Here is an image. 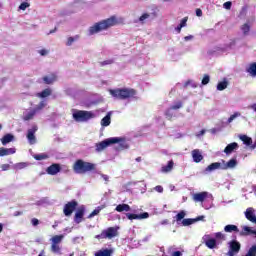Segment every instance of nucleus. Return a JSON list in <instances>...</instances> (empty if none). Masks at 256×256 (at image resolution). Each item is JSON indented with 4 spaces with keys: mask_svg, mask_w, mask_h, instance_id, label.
Here are the masks:
<instances>
[{
    "mask_svg": "<svg viewBox=\"0 0 256 256\" xmlns=\"http://www.w3.org/2000/svg\"><path fill=\"white\" fill-rule=\"evenodd\" d=\"M252 109L256 112V103L252 105Z\"/></svg>",
    "mask_w": 256,
    "mask_h": 256,
    "instance_id": "774afa93",
    "label": "nucleus"
},
{
    "mask_svg": "<svg viewBox=\"0 0 256 256\" xmlns=\"http://www.w3.org/2000/svg\"><path fill=\"white\" fill-rule=\"evenodd\" d=\"M115 143H121V138H108L103 140L102 142L96 144V151H103V149H107L109 145H115Z\"/></svg>",
    "mask_w": 256,
    "mask_h": 256,
    "instance_id": "423d86ee",
    "label": "nucleus"
},
{
    "mask_svg": "<svg viewBox=\"0 0 256 256\" xmlns=\"http://www.w3.org/2000/svg\"><path fill=\"white\" fill-rule=\"evenodd\" d=\"M85 206H80L74 215V223H77V225H79V223H83V221H85Z\"/></svg>",
    "mask_w": 256,
    "mask_h": 256,
    "instance_id": "1a4fd4ad",
    "label": "nucleus"
},
{
    "mask_svg": "<svg viewBox=\"0 0 256 256\" xmlns=\"http://www.w3.org/2000/svg\"><path fill=\"white\" fill-rule=\"evenodd\" d=\"M246 72L249 73L251 77H256V62L251 63L246 69Z\"/></svg>",
    "mask_w": 256,
    "mask_h": 256,
    "instance_id": "bb28decb",
    "label": "nucleus"
},
{
    "mask_svg": "<svg viewBox=\"0 0 256 256\" xmlns=\"http://www.w3.org/2000/svg\"><path fill=\"white\" fill-rule=\"evenodd\" d=\"M115 211H117L118 213H123V211H131V206H129V204H119L116 206Z\"/></svg>",
    "mask_w": 256,
    "mask_h": 256,
    "instance_id": "5701e85b",
    "label": "nucleus"
},
{
    "mask_svg": "<svg viewBox=\"0 0 256 256\" xmlns=\"http://www.w3.org/2000/svg\"><path fill=\"white\" fill-rule=\"evenodd\" d=\"M237 117H241V112H235L234 114H232L228 118L227 123H233V121H235V119H237Z\"/></svg>",
    "mask_w": 256,
    "mask_h": 256,
    "instance_id": "ea45409f",
    "label": "nucleus"
},
{
    "mask_svg": "<svg viewBox=\"0 0 256 256\" xmlns=\"http://www.w3.org/2000/svg\"><path fill=\"white\" fill-rule=\"evenodd\" d=\"M172 256H183V254L181 253V251H175L172 253Z\"/></svg>",
    "mask_w": 256,
    "mask_h": 256,
    "instance_id": "680f3d73",
    "label": "nucleus"
},
{
    "mask_svg": "<svg viewBox=\"0 0 256 256\" xmlns=\"http://www.w3.org/2000/svg\"><path fill=\"white\" fill-rule=\"evenodd\" d=\"M196 15H197V17H202L203 16V10H201V8H197L196 9Z\"/></svg>",
    "mask_w": 256,
    "mask_h": 256,
    "instance_id": "13d9d810",
    "label": "nucleus"
},
{
    "mask_svg": "<svg viewBox=\"0 0 256 256\" xmlns=\"http://www.w3.org/2000/svg\"><path fill=\"white\" fill-rule=\"evenodd\" d=\"M204 216H198L197 218L194 219L195 223H197V221H203Z\"/></svg>",
    "mask_w": 256,
    "mask_h": 256,
    "instance_id": "0e129e2a",
    "label": "nucleus"
},
{
    "mask_svg": "<svg viewBox=\"0 0 256 256\" xmlns=\"http://www.w3.org/2000/svg\"><path fill=\"white\" fill-rule=\"evenodd\" d=\"M77 207H79V202H77V200H71L70 202L66 203L63 209L65 217H71Z\"/></svg>",
    "mask_w": 256,
    "mask_h": 256,
    "instance_id": "0eeeda50",
    "label": "nucleus"
},
{
    "mask_svg": "<svg viewBox=\"0 0 256 256\" xmlns=\"http://www.w3.org/2000/svg\"><path fill=\"white\" fill-rule=\"evenodd\" d=\"M245 217L246 219H248V221H251V223H253V221L255 220V213L253 212V208H248L245 212Z\"/></svg>",
    "mask_w": 256,
    "mask_h": 256,
    "instance_id": "393cba45",
    "label": "nucleus"
},
{
    "mask_svg": "<svg viewBox=\"0 0 256 256\" xmlns=\"http://www.w3.org/2000/svg\"><path fill=\"white\" fill-rule=\"evenodd\" d=\"M222 162V171H227V169H235L237 167V159L232 158L228 162H225V160H221Z\"/></svg>",
    "mask_w": 256,
    "mask_h": 256,
    "instance_id": "9d476101",
    "label": "nucleus"
},
{
    "mask_svg": "<svg viewBox=\"0 0 256 256\" xmlns=\"http://www.w3.org/2000/svg\"><path fill=\"white\" fill-rule=\"evenodd\" d=\"M223 167V162H214L207 166L205 169L206 173H211V171H216V169H221Z\"/></svg>",
    "mask_w": 256,
    "mask_h": 256,
    "instance_id": "a211bd4d",
    "label": "nucleus"
},
{
    "mask_svg": "<svg viewBox=\"0 0 256 256\" xmlns=\"http://www.w3.org/2000/svg\"><path fill=\"white\" fill-rule=\"evenodd\" d=\"M42 79L45 85H53L57 81V74L52 73L49 76H44Z\"/></svg>",
    "mask_w": 256,
    "mask_h": 256,
    "instance_id": "2eb2a0df",
    "label": "nucleus"
},
{
    "mask_svg": "<svg viewBox=\"0 0 256 256\" xmlns=\"http://www.w3.org/2000/svg\"><path fill=\"white\" fill-rule=\"evenodd\" d=\"M72 169L76 175H86V173H93L97 171V165L83 159H77L74 162Z\"/></svg>",
    "mask_w": 256,
    "mask_h": 256,
    "instance_id": "f03ea898",
    "label": "nucleus"
},
{
    "mask_svg": "<svg viewBox=\"0 0 256 256\" xmlns=\"http://www.w3.org/2000/svg\"><path fill=\"white\" fill-rule=\"evenodd\" d=\"M233 5V3H231V1H228V2H225L224 4H223V7H224V9H231V6Z\"/></svg>",
    "mask_w": 256,
    "mask_h": 256,
    "instance_id": "603ef678",
    "label": "nucleus"
},
{
    "mask_svg": "<svg viewBox=\"0 0 256 256\" xmlns=\"http://www.w3.org/2000/svg\"><path fill=\"white\" fill-rule=\"evenodd\" d=\"M101 67H105V65H113V60H106L100 62Z\"/></svg>",
    "mask_w": 256,
    "mask_h": 256,
    "instance_id": "3c124183",
    "label": "nucleus"
},
{
    "mask_svg": "<svg viewBox=\"0 0 256 256\" xmlns=\"http://www.w3.org/2000/svg\"><path fill=\"white\" fill-rule=\"evenodd\" d=\"M45 105H47V104L45 103V101H41V102L39 103V105H38L36 108H34V109H36V112H37V111H41V109L45 108Z\"/></svg>",
    "mask_w": 256,
    "mask_h": 256,
    "instance_id": "8fccbe9b",
    "label": "nucleus"
},
{
    "mask_svg": "<svg viewBox=\"0 0 256 256\" xmlns=\"http://www.w3.org/2000/svg\"><path fill=\"white\" fill-rule=\"evenodd\" d=\"M181 107H183V102L180 101V102H177L176 104L172 105L170 107V109L172 111H177L178 109H181Z\"/></svg>",
    "mask_w": 256,
    "mask_h": 256,
    "instance_id": "79ce46f5",
    "label": "nucleus"
},
{
    "mask_svg": "<svg viewBox=\"0 0 256 256\" xmlns=\"http://www.w3.org/2000/svg\"><path fill=\"white\" fill-rule=\"evenodd\" d=\"M209 81H211V78L209 77V74H205L202 79V85H209Z\"/></svg>",
    "mask_w": 256,
    "mask_h": 256,
    "instance_id": "a18cd8bd",
    "label": "nucleus"
},
{
    "mask_svg": "<svg viewBox=\"0 0 256 256\" xmlns=\"http://www.w3.org/2000/svg\"><path fill=\"white\" fill-rule=\"evenodd\" d=\"M193 223H195L193 218H186L182 220L183 227H189V225H193Z\"/></svg>",
    "mask_w": 256,
    "mask_h": 256,
    "instance_id": "f704fd0d",
    "label": "nucleus"
},
{
    "mask_svg": "<svg viewBox=\"0 0 256 256\" xmlns=\"http://www.w3.org/2000/svg\"><path fill=\"white\" fill-rule=\"evenodd\" d=\"M241 31L244 33V35H248L249 32L251 31V26L245 23L241 26Z\"/></svg>",
    "mask_w": 256,
    "mask_h": 256,
    "instance_id": "58836bf2",
    "label": "nucleus"
},
{
    "mask_svg": "<svg viewBox=\"0 0 256 256\" xmlns=\"http://www.w3.org/2000/svg\"><path fill=\"white\" fill-rule=\"evenodd\" d=\"M78 38L79 35H76L75 37H69L66 42L67 47H71V45H73V43H75V41H77Z\"/></svg>",
    "mask_w": 256,
    "mask_h": 256,
    "instance_id": "a19ab883",
    "label": "nucleus"
},
{
    "mask_svg": "<svg viewBox=\"0 0 256 256\" xmlns=\"http://www.w3.org/2000/svg\"><path fill=\"white\" fill-rule=\"evenodd\" d=\"M173 111L171 108H169L168 110H166L165 112V117L166 119H168L169 121H171V119H173V113L171 112Z\"/></svg>",
    "mask_w": 256,
    "mask_h": 256,
    "instance_id": "37998d69",
    "label": "nucleus"
},
{
    "mask_svg": "<svg viewBox=\"0 0 256 256\" xmlns=\"http://www.w3.org/2000/svg\"><path fill=\"white\" fill-rule=\"evenodd\" d=\"M20 215H23V211H16L14 213V217H19Z\"/></svg>",
    "mask_w": 256,
    "mask_h": 256,
    "instance_id": "e2e57ef3",
    "label": "nucleus"
},
{
    "mask_svg": "<svg viewBox=\"0 0 256 256\" xmlns=\"http://www.w3.org/2000/svg\"><path fill=\"white\" fill-rule=\"evenodd\" d=\"M17 149L15 148H0V157H6L7 155H15Z\"/></svg>",
    "mask_w": 256,
    "mask_h": 256,
    "instance_id": "f3484780",
    "label": "nucleus"
},
{
    "mask_svg": "<svg viewBox=\"0 0 256 256\" xmlns=\"http://www.w3.org/2000/svg\"><path fill=\"white\" fill-rule=\"evenodd\" d=\"M237 149H239V144L237 142H232L225 147L224 153L226 155H231V153H233V151H237Z\"/></svg>",
    "mask_w": 256,
    "mask_h": 256,
    "instance_id": "4468645a",
    "label": "nucleus"
},
{
    "mask_svg": "<svg viewBox=\"0 0 256 256\" xmlns=\"http://www.w3.org/2000/svg\"><path fill=\"white\" fill-rule=\"evenodd\" d=\"M181 29H183V27H181L180 25H178V26L176 27L177 33H181Z\"/></svg>",
    "mask_w": 256,
    "mask_h": 256,
    "instance_id": "69168bd1",
    "label": "nucleus"
},
{
    "mask_svg": "<svg viewBox=\"0 0 256 256\" xmlns=\"http://www.w3.org/2000/svg\"><path fill=\"white\" fill-rule=\"evenodd\" d=\"M239 251H241V243H239V241H237V240H231L229 242L228 255L235 256V255H237V253H239Z\"/></svg>",
    "mask_w": 256,
    "mask_h": 256,
    "instance_id": "6e6552de",
    "label": "nucleus"
},
{
    "mask_svg": "<svg viewBox=\"0 0 256 256\" xmlns=\"http://www.w3.org/2000/svg\"><path fill=\"white\" fill-rule=\"evenodd\" d=\"M114 237H119V226L108 227L105 230L95 236V239H114Z\"/></svg>",
    "mask_w": 256,
    "mask_h": 256,
    "instance_id": "20e7f679",
    "label": "nucleus"
},
{
    "mask_svg": "<svg viewBox=\"0 0 256 256\" xmlns=\"http://www.w3.org/2000/svg\"><path fill=\"white\" fill-rule=\"evenodd\" d=\"M102 127H109L111 125V113H108L104 118L101 120Z\"/></svg>",
    "mask_w": 256,
    "mask_h": 256,
    "instance_id": "c85d7f7f",
    "label": "nucleus"
},
{
    "mask_svg": "<svg viewBox=\"0 0 256 256\" xmlns=\"http://www.w3.org/2000/svg\"><path fill=\"white\" fill-rule=\"evenodd\" d=\"M216 239H225V235L221 232L215 234Z\"/></svg>",
    "mask_w": 256,
    "mask_h": 256,
    "instance_id": "6e6d98bb",
    "label": "nucleus"
},
{
    "mask_svg": "<svg viewBox=\"0 0 256 256\" xmlns=\"http://www.w3.org/2000/svg\"><path fill=\"white\" fill-rule=\"evenodd\" d=\"M10 167H11V166H10L9 164H2V165H1L2 171H9Z\"/></svg>",
    "mask_w": 256,
    "mask_h": 256,
    "instance_id": "5fc2aeb1",
    "label": "nucleus"
},
{
    "mask_svg": "<svg viewBox=\"0 0 256 256\" xmlns=\"http://www.w3.org/2000/svg\"><path fill=\"white\" fill-rule=\"evenodd\" d=\"M27 7H30L29 2H23V3L20 4L19 9L21 11H25V9H27Z\"/></svg>",
    "mask_w": 256,
    "mask_h": 256,
    "instance_id": "49530a36",
    "label": "nucleus"
},
{
    "mask_svg": "<svg viewBox=\"0 0 256 256\" xmlns=\"http://www.w3.org/2000/svg\"><path fill=\"white\" fill-rule=\"evenodd\" d=\"M31 223H32V225H33L34 227H37V225H39V219L33 218V219L31 220Z\"/></svg>",
    "mask_w": 256,
    "mask_h": 256,
    "instance_id": "4d7b16f0",
    "label": "nucleus"
},
{
    "mask_svg": "<svg viewBox=\"0 0 256 256\" xmlns=\"http://www.w3.org/2000/svg\"><path fill=\"white\" fill-rule=\"evenodd\" d=\"M187 214L185 213V211H180L176 216H175V219L177 221V223H179V221H183V219H185V216Z\"/></svg>",
    "mask_w": 256,
    "mask_h": 256,
    "instance_id": "4c0bfd02",
    "label": "nucleus"
},
{
    "mask_svg": "<svg viewBox=\"0 0 256 256\" xmlns=\"http://www.w3.org/2000/svg\"><path fill=\"white\" fill-rule=\"evenodd\" d=\"M55 31H57V27H55L53 30H50L49 35L55 33Z\"/></svg>",
    "mask_w": 256,
    "mask_h": 256,
    "instance_id": "338daca9",
    "label": "nucleus"
},
{
    "mask_svg": "<svg viewBox=\"0 0 256 256\" xmlns=\"http://www.w3.org/2000/svg\"><path fill=\"white\" fill-rule=\"evenodd\" d=\"M113 255V249L102 248L95 252L94 256H111Z\"/></svg>",
    "mask_w": 256,
    "mask_h": 256,
    "instance_id": "6ab92c4d",
    "label": "nucleus"
},
{
    "mask_svg": "<svg viewBox=\"0 0 256 256\" xmlns=\"http://www.w3.org/2000/svg\"><path fill=\"white\" fill-rule=\"evenodd\" d=\"M228 85H229V82H227V80L219 82L217 84V90L218 91H225V89H227Z\"/></svg>",
    "mask_w": 256,
    "mask_h": 256,
    "instance_id": "473e14b6",
    "label": "nucleus"
},
{
    "mask_svg": "<svg viewBox=\"0 0 256 256\" xmlns=\"http://www.w3.org/2000/svg\"><path fill=\"white\" fill-rule=\"evenodd\" d=\"M225 233H239V227L237 225L228 224L224 227Z\"/></svg>",
    "mask_w": 256,
    "mask_h": 256,
    "instance_id": "4be33fe9",
    "label": "nucleus"
},
{
    "mask_svg": "<svg viewBox=\"0 0 256 256\" xmlns=\"http://www.w3.org/2000/svg\"><path fill=\"white\" fill-rule=\"evenodd\" d=\"M61 172V164L54 163L46 169L48 175H57Z\"/></svg>",
    "mask_w": 256,
    "mask_h": 256,
    "instance_id": "ddd939ff",
    "label": "nucleus"
},
{
    "mask_svg": "<svg viewBox=\"0 0 256 256\" xmlns=\"http://www.w3.org/2000/svg\"><path fill=\"white\" fill-rule=\"evenodd\" d=\"M49 51L45 50V49H42L39 51V54L42 56V57H45V55H48Z\"/></svg>",
    "mask_w": 256,
    "mask_h": 256,
    "instance_id": "052dcab7",
    "label": "nucleus"
},
{
    "mask_svg": "<svg viewBox=\"0 0 256 256\" xmlns=\"http://www.w3.org/2000/svg\"><path fill=\"white\" fill-rule=\"evenodd\" d=\"M187 21H189V17H184V18L181 20L179 26H180V27H187Z\"/></svg>",
    "mask_w": 256,
    "mask_h": 256,
    "instance_id": "09e8293b",
    "label": "nucleus"
},
{
    "mask_svg": "<svg viewBox=\"0 0 256 256\" xmlns=\"http://www.w3.org/2000/svg\"><path fill=\"white\" fill-rule=\"evenodd\" d=\"M154 189L157 191V193H163V186L161 185L156 186Z\"/></svg>",
    "mask_w": 256,
    "mask_h": 256,
    "instance_id": "bf43d9fd",
    "label": "nucleus"
},
{
    "mask_svg": "<svg viewBox=\"0 0 256 256\" xmlns=\"http://www.w3.org/2000/svg\"><path fill=\"white\" fill-rule=\"evenodd\" d=\"M16 167H17L18 169H25V167H27V163H25V162L18 163V164L16 165Z\"/></svg>",
    "mask_w": 256,
    "mask_h": 256,
    "instance_id": "864d4df0",
    "label": "nucleus"
},
{
    "mask_svg": "<svg viewBox=\"0 0 256 256\" xmlns=\"http://www.w3.org/2000/svg\"><path fill=\"white\" fill-rule=\"evenodd\" d=\"M101 209H103L101 206H99L98 208H96L95 210H93L89 215H88V219H93V217H95V215H99V213H101Z\"/></svg>",
    "mask_w": 256,
    "mask_h": 256,
    "instance_id": "e433bc0d",
    "label": "nucleus"
},
{
    "mask_svg": "<svg viewBox=\"0 0 256 256\" xmlns=\"http://www.w3.org/2000/svg\"><path fill=\"white\" fill-rule=\"evenodd\" d=\"M150 15L147 13H144L142 16H140L139 21L140 23H145V19H149Z\"/></svg>",
    "mask_w": 256,
    "mask_h": 256,
    "instance_id": "de8ad7c7",
    "label": "nucleus"
},
{
    "mask_svg": "<svg viewBox=\"0 0 256 256\" xmlns=\"http://www.w3.org/2000/svg\"><path fill=\"white\" fill-rule=\"evenodd\" d=\"M34 159L36 161H43L45 159H49V155L45 154V153H42V154H35L34 155Z\"/></svg>",
    "mask_w": 256,
    "mask_h": 256,
    "instance_id": "72a5a7b5",
    "label": "nucleus"
},
{
    "mask_svg": "<svg viewBox=\"0 0 256 256\" xmlns=\"http://www.w3.org/2000/svg\"><path fill=\"white\" fill-rule=\"evenodd\" d=\"M192 159L194 163H201L203 159V154H201V151L199 149H194L192 151Z\"/></svg>",
    "mask_w": 256,
    "mask_h": 256,
    "instance_id": "dca6fc26",
    "label": "nucleus"
},
{
    "mask_svg": "<svg viewBox=\"0 0 256 256\" xmlns=\"http://www.w3.org/2000/svg\"><path fill=\"white\" fill-rule=\"evenodd\" d=\"M119 21L116 16H111L108 19L102 20L100 22H96L94 25L90 26L88 29V35H97V33H101V31H107L110 27H115L118 25Z\"/></svg>",
    "mask_w": 256,
    "mask_h": 256,
    "instance_id": "f257e3e1",
    "label": "nucleus"
},
{
    "mask_svg": "<svg viewBox=\"0 0 256 256\" xmlns=\"http://www.w3.org/2000/svg\"><path fill=\"white\" fill-rule=\"evenodd\" d=\"M174 165H175V162H173V160H170L166 166H162L161 168L162 173H169L173 171Z\"/></svg>",
    "mask_w": 256,
    "mask_h": 256,
    "instance_id": "a878e982",
    "label": "nucleus"
},
{
    "mask_svg": "<svg viewBox=\"0 0 256 256\" xmlns=\"http://www.w3.org/2000/svg\"><path fill=\"white\" fill-rule=\"evenodd\" d=\"M207 197H209V192H199L193 194L192 199L195 203H203Z\"/></svg>",
    "mask_w": 256,
    "mask_h": 256,
    "instance_id": "f8f14e48",
    "label": "nucleus"
},
{
    "mask_svg": "<svg viewBox=\"0 0 256 256\" xmlns=\"http://www.w3.org/2000/svg\"><path fill=\"white\" fill-rule=\"evenodd\" d=\"M63 235H55L52 237V243L59 245V243H61V241H63Z\"/></svg>",
    "mask_w": 256,
    "mask_h": 256,
    "instance_id": "c9c22d12",
    "label": "nucleus"
},
{
    "mask_svg": "<svg viewBox=\"0 0 256 256\" xmlns=\"http://www.w3.org/2000/svg\"><path fill=\"white\" fill-rule=\"evenodd\" d=\"M36 114H37V109H33V110H31L30 112L26 113L23 116V120L24 121H31V119H33Z\"/></svg>",
    "mask_w": 256,
    "mask_h": 256,
    "instance_id": "7c9ffc66",
    "label": "nucleus"
},
{
    "mask_svg": "<svg viewBox=\"0 0 256 256\" xmlns=\"http://www.w3.org/2000/svg\"><path fill=\"white\" fill-rule=\"evenodd\" d=\"M51 251H52V253H59V251H61V248L58 246V244H53L52 243Z\"/></svg>",
    "mask_w": 256,
    "mask_h": 256,
    "instance_id": "c03bdc74",
    "label": "nucleus"
},
{
    "mask_svg": "<svg viewBox=\"0 0 256 256\" xmlns=\"http://www.w3.org/2000/svg\"><path fill=\"white\" fill-rule=\"evenodd\" d=\"M52 91L49 88L44 89L42 92L38 93V97L41 99H45V97H49Z\"/></svg>",
    "mask_w": 256,
    "mask_h": 256,
    "instance_id": "2f4dec72",
    "label": "nucleus"
},
{
    "mask_svg": "<svg viewBox=\"0 0 256 256\" xmlns=\"http://www.w3.org/2000/svg\"><path fill=\"white\" fill-rule=\"evenodd\" d=\"M37 131V126H34L32 129L28 130L27 139L31 145L35 143V132Z\"/></svg>",
    "mask_w": 256,
    "mask_h": 256,
    "instance_id": "aec40b11",
    "label": "nucleus"
},
{
    "mask_svg": "<svg viewBox=\"0 0 256 256\" xmlns=\"http://www.w3.org/2000/svg\"><path fill=\"white\" fill-rule=\"evenodd\" d=\"M127 219L129 221H133L135 219L141 220V219H149V214L147 212L141 213V214H133V213H126Z\"/></svg>",
    "mask_w": 256,
    "mask_h": 256,
    "instance_id": "9b49d317",
    "label": "nucleus"
},
{
    "mask_svg": "<svg viewBox=\"0 0 256 256\" xmlns=\"http://www.w3.org/2000/svg\"><path fill=\"white\" fill-rule=\"evenodd\" d=\"M240 139L244 143V145H247L248 147H251V145H253V139H251V137L247 135H241Z\"/></svg>",
    "mask_w": 256,
    "mask_h": 256,
    "instance_id": "c756f323",
    "label": "nucleus"
},
{
    "mask_svg": "<svg viewBox=\"0 0 256 256\" xmlns=\"http://www.w3.org/2000/svg\"><path fill=\"white\" fill-rule=\"evenodd\" d=\"M248 235H253V229L249 226L242 227V230L240 232L241 237H248Z\"/></svg>",
    "mask_w": 256,
    "mask_h": 256,
    "instance_id": "b1692460",
    "label": "nucleus"
},
{
    "mask_svg": "<svg viewBox=\"0 0 256 256\" xmlns=\"http://www.w3.org/2000/svg\"><path fill=\"white\" fill-rule=\"evenodd\" d=\"M205 245L208 249H215V247H217V240H215V238H209L205 241Z\"/></svg>",
    "mask_w": 256,
    "mask_h": 256,
    "instance_id": "cd10ccee",
    "label": "nucleus"
},
{
    "mask_svg": "<svg viewBox=\"0 0 256 256\" xmlns=\"http://www.w3.org/2000/svg\"><path fill=\"white\" fill-rule=\"evenodd\" d=\"M109 93L112 97H114V99L126 101L127 99H135L137 95V90L133 88H116L110 89Z\"/></svg>",
    "mask_w": 256,
    "mask_h": 256,
    "instance_id": "7ed1b4c3",
    "label": "nucleus"
},
{
    "mask_svg": "<svg viewBox=\"0 0 256 256\" xmlns=\"http://www.w3.org/2000/svg\"><path fill=\"white\" fill-rule=\"evenodd\" d=\"M15 141V136L11 133L5 134L2 138H1V143L2 145H7L8 143H11Z\"/></svg>",
    "mask_w": 256,
    "mask_h": 256,
    "instance_id": "412c9836",
    "label": "nucleus"
},
{
    "mask_svg": "<svg viewBox=\"0 0 256 256\" xmlns=\"http://www.w3.org/2000/svg\"><path fill=\"white\" fill-rule=\"evenodd\" d=\"M95 115L92 112L85 111V110H78L73 113V119L78 122H85L89 121V119H93Z\"/></svg>",
    "mask_w": 256,
    "mask_h": 256,
    "instance_id": "39448f33",
    "label": "nucleus"
}]
</instances>
